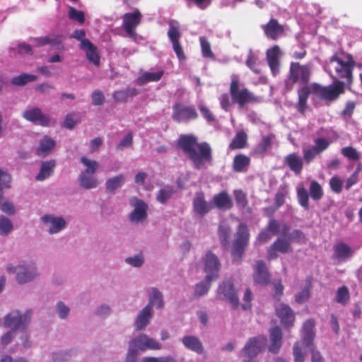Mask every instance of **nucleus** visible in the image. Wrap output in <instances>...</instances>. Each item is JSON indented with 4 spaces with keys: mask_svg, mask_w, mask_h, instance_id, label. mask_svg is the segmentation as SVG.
Returning a JSON list of instances; mask_svg holds the SVG:
<instances>
[{
    "mask_svg": "<svg viewBox=\"0 0 362 362\" xmlns=\"http://www.w3.org/2000/svg\"><path fill=\"white\" fill-rule=\"evenodd\" d=\"M178 146L192 161L194 168H201L205 163L212 161L211 148L209 144L197 143V138L191 134L181 135Z\"/></svg>",
    "mask_w": 362,
    "mask_h": 362,
    "instance_id": "1",
    "label": "nucleus"
},
{
    "mask_svg": "<svg viewBox=\"0 0 362 362\" xmlns=\"http://www.w3.org/2000/svg\"><path fill=\"white\" fill-rule=\"evenodd\" d=\"M354 66V62L350 55L347 56L346 61L337 55H333L325 69L334 81H339L338 78H344L346 80L344 81L345 85L350 88L352 83V69Z\"/></svg>",
    "mask_w": 362,
    "mask_h": 362,
    "instance_id": "2",
    "label": "nucleus"
},
{
    "mask_svg": "<svg viewBox=\"0 0 362 362\" xmlns=\"http://www.w3.org/2000/svg\"><path fill=\"white\" fill-rule=\"evenodd\" d=\"M6 271L9 274H15V280L19 285L33 282L39 276L37 267L30 263H19L17 265L7 264Z\"/></svg>",
    "mask_w": 362,
    "mask_h": 362,
    "instance_id": "3",
    "label": "nucleus"
},
{
    "mask_svg": "<svg viewBox=\"0 0 362 362\" xmlns=\"http://www.w3.org/2000/svg\"><path fill=\"white\" fill-rule=\"evenodd\" d=\"M33 316L32 309H26L24 312L15 309L5 315L4 325L15 331H24L30 324Z\"/></svg>",
    "mask_w": 362,
    "mask_h": 362,
    "instance_id": "4",
    "label": "nucleus"
},
{
    "mask_svg": "<svg viewBox=\"0 0 362 362\" xmlns=\"http://www.w3.org/2000/svg\"><path fill=\"white\" fill-rule=\"evenodd\" d=\"M230 84V94L234 103H237L240 108L245 104L257 100L256 97L240 82L238 76L232 74Z\"/></svg>",
    "mask_w": 362,
    "mask_h": 362,
    "instance_id": "5",
    "label": "nucleus"
},
{
    "mask_svg": "<svg viewBox=\"0 0 362 362\" xmlns=\"http://www.w3.org/2000/svg\"><path fill=\"white\" fill-rule=\"evenodd\" d=\"M267 339L264 336L250 338L241 351L243 362H255V358L264 349Z\"/></svg>",
    "mask_w": 362,
    "mask_h": 362,
    "instance_id": "6",
    "label": "nucleus"
},
{
    "mask_svg": "<svg viewBox=\"0 0 362 362\" xmlns=\"http://www.w3.org/2000/svg\"><path fill=\"white\" fill-rule=\"evenodd\" d=\"M40 221L45 231L50 235L62 232L68 226V222L64 216L51 213L42 215L40 218Z\"/></svg>",
    "mask_w": 362,
    "mask_h": 362,
    "instance_id": "7",
    "label": "nucleus"
},
{
    "mask_svg": "<svg viewBox=\"0 0 362 362\" xmlns=\"http://www.w3.org/2000/svg\"><path fill=\"white\" fill-rule=\"evenodd\" d=\"M310 70L308 66H301L299 63L292 62L290 66L289 76L285 82L288 90L292 89L293 84L300 81L307 84L309 81Z\"/></svg>",
    "mask_w": 362,
    "mask_h": 362,
    "instance_id": "8",
    "label": "nucleus"
},
{
    "mask_svg": "<svg viewBox=\"0 0 362 362\" xmlns=\"http://www.w3.org/2000/svg\"><path fill=\"white\" fill-rule=\"evenodd\" d=\"M345 82L341 81H334L332 85L321 86L317 83H313V88L315 93L325 100L333 101L344 92Z\"/></svg>",
    "mask_w": 362,
    "mask_h": 362,
    "instance_id": "9",
    "label": "nucleus"
},
{
    "mask_svg": "<svg viewBox=\"0 0 362 362\" xmlns=\"http://www.w3.org/2000/svg\"><path fill=\"white\" fill-rule=\"evenodd\" d=\"M129 204L133 210L129 214V221L134 224L144 222L148 218V205L136 197H131Z\"/></svg>",
    "mask_w": 362,
    "mask_h": 362,
    "instance_id": "10",
    "label": "nucleus"
},
{
    "mask_svg": "<svg viewBox=\"0 0 362 362\" xmlns=\"http://www.w3.org/2000/svg\"><path fill=\"white\" fill-rule=\"evenodd\" d=\"M129 346L137 352L146 350H160L162 348L160 342L144 333H140L132 338L129 342Z\"/></svg>",
    "mask_w": 362,
    "mask_h": 362,
    "instance_id": "11",
    "label": "nucleus"
},
{
    "mask_svg": "<svg viewBox=\"0 0 362 362\" xmlns=\"http://www.w3.org/2000/svg\"><path fill=\"white\" fill-rule=\"evenodd\" d=\"M249 236V231L247 226L245 224H240L232 250V255L234 261L240 262L245 247L248 243Z\"/></svg>",
    "mask_w": 362,
    "mask_h": 362,
    "instance_id": "12",
    "label": "nucleus"
},
{
    "mask_svg": "<svg viewBox=\"0 0 362 362\" xmlns=\"http://www.w3.org/2000/svg\"><path fill=\"white\" fill-rule=\"evenodd\" d=\"M168 24L169 29L168 31V37L173 45V49L177 57L180 62H183L186 59V56L180 43V39L181 37L180 23L176 20H170Z\"/></svg>",
    "mask_w": 362,
    "mask_h": 362,
    "instance_id": "13",
    "label": "nucleus"
},
{
    "mask_svg": "<svg viewBox=\"0 0 362 362\" xmlns=\"http://www.w3.org/2000/svg\"><path fill=\"white\" fill-rule=\"evenodd\" d=\"M202 261L204 264V271L207 279L214 281L218 279L221 264L218 257L211 251H207L202 257Z\"/></svg>",
    "mask_w": 362,
    "mask_h": 362,
    "instance_id": "14",
    "label": "nucleus"
},
{
    "mask_svg": "<svg viewBox=\"0 0 362 362\" xmlns=\"http://www.w3.org/2000/svg\"><path fill=\"white\" fill-rule=\"evenodd\" d=\"M217 298L220 300H228L233 308H237L239 306L238 293L230 279H226L219 284L217 289Z\"/></svg>",
    "mask_w": 362,
    "mask_h": 362,
    "instance_id": "15",
    "label": "nucleus"
},
{
    "mask_svg": "<svg viewBox=\"0 0 362 362\" xmlns=\"http://www.w3.org/2000/svg\"><path fill=\"white\" fill-rule=\"evenodd\" d=\"M172 117L175 121L181 122L189 119H194L198 117V114L193 107L176 103L173 106Z\"/></svg>",
    "mask_w": 362,
    "mask_h": 362,
    "instance_id": "16",
    "label": "nucleus"
},
{
    "mask_svg": "<svg viewBox=\"0 0 362 362\" xmlns=\"http://www.w3.org/2000/svg\"><path fill=\"white\" fill-rule=\"evenodd\" d=\"M329 146V141L325 138H317L315 140V145L309 149L303 150V158L309 163Z\"/></svg>",
    "mask_w": 362,
    "mask_h": 362,
    "instance_id": "17",
    "label": "nucleus"
},
{
    "mask_svg": "<svg viewBox=\"0 0 362 362\" xmlns=\"http://www.w3.org/2000/svg\"><path fill=\"white\" fill-rule=\"evenodd\" d=\"M23 117L34 124H37L41 126H49L50 123L49 118L43 114L40 108L37 107H32L25 110L22 115Z\"/></svg>",
    "mask_w": 362,
    "mask_h": 362,
    "instance_id": "18",
    "label": "nucleus"
},
{
    "mask_svg": "<svg viewBox=\"0 0 362 362\" xmlns=\"http://www.w3.org/2000/svg\"><path fill=\"white\" fill-rule=\"evenodd\" d=\"M333 259L339 262H344L350 259L355 253V250L348 244L340 242L333 247Z\"/></svg>",
    "mask_w": 362,
    "mask_h": 362,
    "instance_id": "19",
    "label": "nucleus"
},
{
    "mask_svg": "<svg viewBox=\"0 0 362 362\" xmlns=\"http://www.w3.org/2000/svg\"><path fill=\"white\" fill-rule=\"evenodd\" d=\"M141 13L139 11L127 13L123 16V27L129 37H134L136 27L140 23Z\"/></svg>",
    "mask_w": 362,
    "mask_h": 362,
    "instance_id": "20",
    "label": "nucleus"
},
{
    "mask_svg": "<svg viewBox=\"0 0 362 362\" xmlns=\"http://www.w3.org/2000/svg\"><path fill=\"white\" fill-rule=\"evenodd\" d=\"M153 316V310L149 307L144 306L136 315L134 327L136 331L144 330L150 324L151 320Z\"/></svg>",
    "mask_w": 362,
    "mask_h": 362,
    "instance_id": "21",
    "label": "nucleus"
},
{
    "mask_svg": "<svg viewBox=\"0 0 362 362\" xmlns=\"http://www.w3.org/2000/svg\"><path fill=\"white\" fill-rule=\"evenodd\" d=\"M193 211L199 216L203 217L211 211L213 209V204L205 200L203 192H197L193 199Z\"/></svg>",
    "mask_w": 362,
    "mask_h": 362,
    "instance_id": "22",
    "label": "nucleus"
},
{
    "mask_svg": "<svg viewBox=\"0 0 362 362\" xmlns=\"http://www.w3.org/2000/svg\"><path fill=\"white\" fill-rule=\"evenodd\" d=\"M253 279L255 283L257 284L267 285L269 283L270 276L267 267L263 261H257Z\"/></svg>",
    "mask_w": 362,
    "mask_h": 362,
    "instance_id": "23",
    "label": "nucleus"
},
{
    "mask_svg": "<svg viewBox=\"0 0 362 362\" xmlns=\"http://www.w3.org/2000/svg\"><path fill=\"white\" fill-rule=\"evenodd\" d=\"M211 204H213V209L216 207L223 211L230 210L233 206L231 197L226 191L215 194L212 198Z\"/></svg>",
    "mask_w": 362,
    "mask_h": 362,
    "instance_id": "24",
    "label": "nucleus"
},
{
    "mask_svg": "<svg viewBox=\"0 0 362 362\" xmlns=\"http://www.w3.org/2000/svg\"><path fill=\"white\" fill-rule=\"evenodd\" d=\"M277 316L281 319V324L285 327H291L295 320L292 309L287 305L279 304L276 308Z\"/></svg>",
    "mask_w": 362,
    "mask_h": 362,
    "instance_id": "25",
    "label": "nucleus"
},
{
    "mask_svg": "<svg viewBox=\"0 0 362 362\" xmlns=\"http://www.w3.org/2000/svg\"><path fill=\"white\" fill-rule=\"evenodd\" d=\"M184 346L197 354H202L204 351V346L201 340L196 336L187 335L181 339Z\"/></svg>",
    "mask_w": 362,
    "mask_h": 362,
    "instance_id": "26",
    "label": "nucleus"
},
{
    "mask_svg": "<svg viewBox=\"0 0 362 362\" xmlns=\"http://www.w3.org/2000/svg\"><path fill=\"white\" fill-rule=\"evenodd\" d=\"M55 145V141L45 135L40 139L39 145L35 149V154L39 157H45L52 152Z\"/></svg>",
    "mask_w": 362,
    "mask_h": 362,
    "instance_id": "27",
    "label": "nucleus"
},
{
    "mask_svg": "<svg viewBox=\"0 0 362 362\" xmlns=\"http://www.w3.org/2000/svg\"><path fill=\"white\" fill-rule=\"evenodd\" d=\"M279 55L280 49L277 45L274 46L267 51V59L274 76L279 72Z\"/></svg>",
    "mask_w": 362,
    "mask_h": 362,
    "instance_id": "28",
    "label": "nucleus"
},
{
    "mask_svg": "<svg viewBox=\"0 0 362 362\" xmlns=\"http://www.w3.org/2000/svg\"><path fill=\"white\" fill-rule=\"evenodd\" d=\"M164 305L163 293L156 287L151 288L148 294V302L145 306L149 307L150 309H153L154 307L157 310H162Z\"/></svg>",
    "mask_w": 362,
    "mask_h": 362,
    "instance_id": "29",
    "label": "nucleus"
},
{
    "mask_svg": "<svg viewBox=\"0 0 362 362\" xmlns=\"http://www.w3.org/2000/svg\"><path fill=\"white\" fill-rule=\"evenodd\" d=\"M80 48L86 52V57L89 62L95 65H99L100 57L97 52V48L89 40H83L80 44Z\"/></svg>",
    "mask_w": 362,
    "mask_h": 362,
    "instance_id": "30",
    "label": "nucleus"
},
{
    "mask_svg": "<svg viewBox=\"0 0 362 362\" xmlns=\"http://www.w3.org/2000/svg\"><path fill=\"white\" fill-rule=\"evenodd\" d=\"M270 345L269 351L273 354L279 352L282 346L283 334L279 327L276 326L270 330Z\"/></svg>",
    "mask_w": 362,
    "mask_h": 362,
    "instance_id": "31",
    "label": "nucleus"
},
{
    "mask_svg": "<svg viewBox=\"0 0 362 362\" xmlns=\"http://www.w3.org/2000/svg\"><path fill=\"white\" fill-rule=\"evenodd\" d=\"M55 166L56 161L54 160L42 161L39 173L35 176V180L42 182L48 179L53 174Z\"/></svg>",
    "mask_w": 362,
    "mask_h": 362,
    "instance_id": "32",
    "label": "nucleus"
},
{
    "mask_svg": "<svg viewBox=\"0 0 362 362\" xmlns=\"http://www.w3.org/2000/svg\"><path fill=\"white\" fill-rule=\"evenodd\" d=\"M79 186L84 189H92L98 187L100 182L95 174L79 173L78 176Z\"/></svg>",
    "mask_w": 362,
    "mask_h": 362,
    "instance_id": "33",
    "label": "nucleus"
},
{
    "mask_svg": "<svg viewBox=\"0 0 362 362\" xmlns=\"http://www.w3.org/2000/svg\"><path fill=\"white\" fill-rule=\"evenodd\" d=\"M125 180V177L122 174H119L108 178L105 184V192L107 194H115L116 190L124 185Z\"/></svg>",
    "mask_w": 362,
    "mask_h": 362,
    "instance_id": "34",
    "label": "nucleus"
},
{
    "mask_svg": "<svg viewBox=\"0 0 362 362\" xmlns=\"http://www.w3.org/2000/svg\"><path fill=\"white\" fill-rule=\"evenodd\" d=\"M314 326V320L311 319L308 320L303 324L302 330V337L303 344L307 347L313 346V341L315 336V333L313 332Z\"/></svg>",
    "mask_w": 362,
    "mask_h": 362,
    "instance_id": "35",
    "label": "nucleus"
},
{
    "mask_svg": "<svg viewBox=\"0 0 362 362\" xmlns=\"http://www.w3.org/2000/svg\"><path fill=\"white\" fill-rule=\"evenodd\" d=\"M263 29L266 35L272 40H276L284 32L282 25L273 18L267 24L263 25Z\"/></svg>",
    "mask_w": 362,
    "mask_h": 362,
    "instance_id": "36",
    "label": "nucleus"
},
{
    "mask_svg": "<svg viewBox=\"0 0 362 362\" xmlns=\"http://www.w3.org/2000/svg\"><path fill=\"white\" fill-rule=\"evenodd\" d=\"M284 163L296 175L300 173L303 168V159L296 153H291L286 156L284 158Z\"/></svg>",
    "mask_w": 362,
    "mask_h": 362,
    "instance_id": "37",
    "label": "nucleus"
},
{
    "mask_svg": "<svg viewBox=\"0 0 362 362\" xmlns=\"http://www.w3.org/2000/svg\"><path fill=\"white\" fill-rule=\"evenodd\" d=\"M250 163V159L247 156L238 154L235 156L233 163V168L235 172H245Z\"/></svg>",
    "mask_w": 362,
    "mask_h": 362,
    "instance_id": "38",
    "label": "nucleus"
},
{
    "mask_svg": "<svg viewBox=\"0 0 362 362\" xmlns=\"http://www.w3.org/2000/svg\"><path fill=\"white\" fill-rule=\"evenodd\" d=\"M213 281H214V280L207 279V277L205 276L203 281L195 284L194 288V296L195 297H202L206 295L211 288V284Z\"/></svg>",
    "mask_w": 362,
    "mask_h": 362,
    "instance_id": "39",
    "label": "nucleus"
},
{
    "mask_svg": "<svg viewBox=\"0 0 362 362\" xmlns=\"http://www.w3.org/2000/svg\"><path fill=\"white\" fill-rule=\"evenodd\" d=\"M81 163L83 164L84 169L80 173L95 174L99 168V163L95 160L89 159L86 156L80 158Z\"/></svg>",
    "mask_w": 362,
    "mask_h": 362,
    "instance_id": "40",
    "label": "nucleus"
},
{
    "mask_svg": "<svg viewBox=\"0 0 362 362\" xmlns=\"http://www.w3.org/2000/svg\"><path fill=\"white\" fill-rule=\"evenodd\" d=\"M175 192V190L173 186L166 185L158 191L156 199L159 203L165 204Z\"/></svg>",
    "mask_w": 362,
    "mask_h": 362,
    "instance_id": "41",
    "label": "nucleus"
},
{
    "mask_svg": "<svg viewBox=\"0 0 362 362\" xmlns=\"http://www.w3.org/2000/svg\"><path fill=\"white\" fill-rule=\"evenodd\" d=\"M163 74V71L158 72H144L136 80L139 85L143 86L149 81H159Z\"/></svg>",
    "mask_w": 362,
    "mask_h": 362,
    "instance_id": "42",
    "label": "nucleus"
},
{
    "mask_svg": "<svg viewBox=\"0 0 362 362\" xmlns=\"http://www.w3.org/2000/svg\"><path fill=\"white\" fill-rule=\"evenodd\" d=\"M37 76L30 74L23 73L11 79V83L16 86H24L30 82L36 81Z\"/></svg>",
    "mask_w": 362,
    "mask_h": 362,
    "instance_id": "43",
    "label": "nucleus"
},
{
    "mask_svg": "<svg viewBox=\"0 0 362 362\" xmlns=\"http://www.w3.org/2000/svg\"><path fill=\"white\" fill-rule=\"evenodd\" d=\"M54 310L60 320H66L70 315L71 308L64 302L60 300L56 303Z\"/></svg>",
    "mask_w": 362,
    "mask_h": 362,
    "instance_id": "44",
    "label": "nucleus"
},
{
    "mask_svg": "<svg viewBox=\"0 0 362 362\" xmlns=\"http://www.w3.org/2000/svg\"><path fill=\"white\" fill-rule=\"evenodd\" d=\"M218 233L221 244L226 247L229 243V238L231 233V229L226 223H221L218 226Z\"/></svg>",
    "mask_w": 362,
    "mask_h": 362,
    "instance_id": "45",
    "label": "nucleus"
},
{
    "mask_svg": "<svg viewBox=\"0 0 362 362\" xmlns=\"http://www.w3.org/2000/svg\"><path fill=\"white\" fill-rule=\"evenodd\" d=\"M76 354L74 349L63 350L54 352L52 354V360L54 362H64L69 360L73 356Z\"/></svg>",
    "mask_w": 362,
    "mask_h": 362,
    "instance_id": "46",
    "label": "nucleus"
},
{
    "mask_svg": "<svg viewBox=\"0 0 362 362\" xmlns=\"http://www.w3.org/2000/svg\"><path fill=\"white\" fill-rule=\"evenodd\" d=\"M246 143L247 134L244 132H239L230 144L229 147L231 149L243 148L245 146Z\"/></svg>",
    "mask_w": 362,
    "mask_h": 362,
    "instance_id": "47",
    "label": "nucleus"
},
{
    "mask_svg": "<svg viewBox=\"0 0 362 362\" xmlns=\"http://www.w3.org/2000/svg\"><path fill=\"white\" fill-rule=\"evenodd\" d=\"M144 255L143 253L139 252L133 256L126 257L124 259V262L135 268H140L143 266L144 263Z\"/></svg>",
    "mask_w": 362,
    "mask_h": 362,
    "instance_id": "48",
    "label": "nucleus"
},
{
    "mask_svg": "<svg viewBox=\"0 0 362 362\" xmlns=\"http://www.w3.org/2000/svg\"><path fill=\"white\" fill-rule=\"evenodd\" d=\"M312 288L311 281L306 279L305 288L296 296V301L298 303H303L307 301L310 296V290Z\"/></svg>",
    "mask_w": 362,
    "mask_h": 362,
    "instance_id": "49",
    "label": "nucleus"
},
{
    "mask_svg": "<svg viewBox=\"0 0 362 362\" xmlns=\"http://www.w3.org/2000/svg\"><path fill=\"white\" fill-rule=\"evenodd\" d=\"M13 226L11 221L4 216H0V235L7 236L13 230Z\"/></svg>",
    "mask_w": 362,
    "mask_h": 362,
    "instance_id": "50",
    "label": "nucleus"
},
{
    "mask_svg": "<svg viewBox=\"0 0 362 362\" xmlns=\"http://www.w3.org/2000/svg\"><path fill=\"white\" fill-rule=\"evenodd\" d=\"M309 191L311 198L315 201L320 200L323 196L322 188L316 181H312L310 182Z\"/></svg>",
    "mask_w": 362,
    "mask_h": 362,
    "instance_id": "51",
    "label": "nucleus"
},
{
    "mask_svg": "<svg viewBox=\"0 0 362 362\" xmlns=\"http://www.w3.org/2000/svg\"><path fill=\"white\" fill-rule=\"evenodd\" d=\"M297 197L300 206L308 210L309 209V195L307 189L303 187H298L297 188Z\"/></svg>",
    "mask_w": 362,
    "mask_h": 362,
    "instance_id": "52",
    "label": "nucleus"
},
{
    "mask_svg": "<svg viewBox=\"0 0 362 362\" xmlns=\"http://www.w3.org/2000/svg\"><path fill=\"white\" fill-rule=\"evenodd\" d=\"M112 313V310L111 307L105 303L98 305L94 310L95 315L103 319L107 318Z\"/></svg>",
    "mask_w": 362,
    "mask_h": 362,
    "instance_id": "53",
    "label": "nucleus"
},
{
    "mask_svg": "<svg viewBox=\"0 0 362 362\" xmlns=\"http://www.w3.org/2000/svg\"><path fill=\"white\" fill-rule=\"evenodd\" d=\"M277 252L281 253H286L290 249V243L288 239L283 238H278L276 240L272 245Z\"/></svg>",
    "mask_w": 362,
    "mask_h": 362,
    "instance_id": "54",
    "label": "nucleus"
},
{
    "mask_svg": "<svg viewBox=\"0 0 362 362\" xmlns=\"http://www.w3.org/2000/svg\"><path fill=\"white\" fill-rule=\"evenodd\" d=\"M0 209L8 215H13L16 212L14 205L8 200L4 199L1 194H0Z\"/></svg>",
    "mask_w": 362,
    "mask_h": 362,
    "instance_id": "55",
    "label": "nucleus"
},
{
    "mask_svg": "<svg viewBox=\"0 0 362 362\" xmlns=\"http://www.w3.org/2000/svg\"><path fill=\"white\" fill-rule=\"evenodd\" d=\"M234 197L236 204L240 209H245L247 205V196L242 190L236 189L234 191Z\"/></svg>",
    "mask_w": 362,
    "mask_h": 362,
    "instance_id": "56",
    "label": "nucleus"
},
{
    "mask_svg": "<svg viewBox=\"0 0 362 362\" xmlns=\"http://www.w3.org/2000/svg\"><path fill=\"white\" fill-rule=\"evenodd\" d=\"M341 153L344 157L351 160H358L360 158V155L358 152L356 151V148L351 146L342 148L341 149Z\"/></svg>",
    "mask_w": 362,
    "mask_h": 362,
    "instance_id": "57",
    "label": "nucleus"
},
{
    "mask_svg": "<svg viewBox=\"0 0 362 362\" xmlns=\"http://www.w3.org/2000/svg\"><path fill=\"white\" fill-rule=\"evenodd\" d=\"M202 53L204 57L214 58V54L211 50V45L208 40L204 37H200L199 38Z\"/></svg>",
    "mask_w": 362,
    "mask_h": 362,
    "instance_id": "58",
    "label": "nucleus"
},
{
    "mask_svg": "<svg viewBox=\"0 0 362 362\" xmlns=\"http://www.w3.org/2000/svg\"><path fill=\"white\" fill-rule=\"evenodd\" d=\"M69 17L70 19L76 21L79 23H83L85 21L83 12L78 11L74 7H69Z\"/></svg>",
    "mask_w": 362,
    "mask_h": 362,
    "instance_id": "59",
    "label": "nucleus"
},
{
    "mask_svg": "<svg viewBox=\"0 0 362 362\" xmlns=\"http://www.w3.org/2000/svg\"><path fill=\"white\" fill-rule=\"evenodd\" d=\"M37 45L43 46L47 44L56 45L60 42L59 37H52L49 36L42 37L35 39Z\"/></svg>",
    "mask_w": 362,
    "mask_h": 362,
    "instance_id": "60",
    "label": "nucleus"
},
{
    "mask_svg": "<svg viewBox=\"0 0 362 362\" xmlns=\"http://www.w3.org/2000/svg\"><path fill=\"white\" fill-rule=\"evenodd\" d=\"M133 143V136L131 133H128L125 137L117 145L116 149L117 151H123L127 148L132 146Z\"/></svg>",
    "mask_w": 362,
    "mask_h": 362,
    "instance_id": "61",
    "label": "nucleus"
},
{
    "mask_svg": "<svg viewBox=\"0 0 362 362\" xmlns=\"http://www.w3.org/2000/svg\"><path fill=\"white\" fill-rule=\"evenodd\" d=\"M349 298L348 288L345 286L338 289L337 293V301L339 303L344 304Z\"/></svg>",
    "mask_w": 362,
    "mask_h": 362,
    "instance_id": "62",
    "label": "nucleus"
},
{
    "mask_svg": "<svg viewBox=\"0 0 362 362\" xmlns=\"http://www.w3.org/2000/svg\"><path fill=\"white\" fill-rule=\"evenodd\" d=\"M11 50H17L20 54H33L31 46L25 42L18 43L16 47H11Z\"/></svg>",
    "mask_w": 362,
    "mask_h": 362,
    "instance_id": "63",
    "label": "nucleus"
},
{
    "mask_svg": "<svg viewBox=\"0 0 362 362\" xmlns=\"http://www.w3.org/2000/svg\"><path fill=\"white\" fill-rule=\"evenodd\" d=\"M91 99L93 105L95 106L102 105L105 102V96L99 90L93 92Z\"/></svg>",
    "mask_w": 362,
    "mask_h": 362,
    "instance_id": "64",
    "label": "nucleus"
}]
</instances>
